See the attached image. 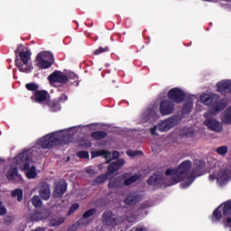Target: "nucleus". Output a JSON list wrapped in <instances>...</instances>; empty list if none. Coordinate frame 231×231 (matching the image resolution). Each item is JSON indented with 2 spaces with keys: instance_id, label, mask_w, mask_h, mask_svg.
<instances>
[{
  "instance_id": "c85d7f7f",
  "label": "nucleus",
  "mask_w": 231,
  "mask_h": 231,
  "mask_svg": "<svg viewBox=\"0 0 231 231\" xmlns=\"http://www.w3.org/2000/svg\"><path fill=\"white\" fill-rule=\"evenodd\" d=\"M107 136V133L104 131H97L91 134V137L94 140H104Z\"/></svg>"
},
{
  "instance_id": "a211bd4d",
  "label": "nucleus",
  "mask_w": 231,
  "mask_h": 231,
  "mask_svg": "<svg viewBox=\"0 0 231 231\" xmlns=\"http://www.w3.org/2000/svg\"><path fill=\"white\" fill-rule=\"evenodd\" d=\"M162 183H163L162 174H153L147 180V185L152 187H160Z\"/></svg>"
},
{
  "instance_id": "a878e982",
  "label": "nucleus",
  "mask_w": 231,
  "mask_h": 231,
  "mask_svg": "<svg viewBox=\"0 0 231 231\" xmlns=\"http://www.w3.org/2000/svg\"><path fill=\"white\" fill-rule=\"evenodd\" d=\"M19 57H16L15 60H20V62H24V63L30 62V58L32 57V53H30L28 51H20Z\"/></svg>"
},
{
  "instance_id": "f3484780",
  "label": "nucleus",
  "mask_w": 231,
  "mask_h": 231,
  "mask_svg": "<svg viewBox=\"0 0 231 231\" xmlns=\"http://www.w3.org/2000/svg\"><path fill=\"white\" fill-rule=\"evenodd\" d=\"M40 197L44 201H48V199L51 197V190L50 189V184L48 182H43L40 188Z\"/></svg>"
},
{
  "instance_id": "864d4df0",
  "label": "nucleus",
  "mask_w": 231,
  "mask_h": 231,
  "mask_svg": "<svg viewBox=\"0 0 231 231\" xmlns=\"http://www.w3.org/2000/svg\"><path fill=\"white\" fill-rule=\"evenodd\" d=\"M225 176H226V171L222 172L221 178H224V180H226V178H225Z\"/></svg>"
},
{
  "instance_id": "8fccbe9b",
  "label": "nucleus",
  "mask_w": 231,
  "mask_h": 231,
  "mask_svg": "<svg viewBox=\"0 0 231 231\" xmlns=\"http://www.w3.org/2000/svg\"><path fill=\"white\" fill-rule=\"evenodd\" d=\"M134 231H147V228L143 226H137L136 227L133 228Z\"/></svg>"
},
{
  "instance_id": "1a4fd4ad",
  "label": "nucleus",
  "mask_w": 231,
  "mask_h": 231,
  "mask_svg": "<svg viewBox=\"0 0 231 231\" xmlns=\"http://www.w3.org/2000/svg\"><path fill=\"white\" fill-rule=\"evenodd\" d=\"M178 116L169 118L157 125V130L160 133H166V131H171L174 125H178L179 124Z\"/></svg>"
},
{
  "instance_id": "72a5a7b5",
  "label": "nucleus",
  "mask_w": 231,
  "mask_h": 231,
  "mask_svg": "<svg viewBox=\"0 0 231 231\" xmlns=\"http://www.w3.org/2000/svg\"><path fill=\"white\" fill-rule=\"evenodd\" d=\"M32 221H42L44 219V214L41 211H35L31 215Z\"/></svg>"
},
{
  "instance_id": "6e6d98bb",
  "label": "nucleus",
  "mask_w": 231,
  "mask_h": 231,
  "mask_svg": "<svg viewBox=\"0 0 231 231\" xmlns=\"http://www.w3.org/2000/svg\"><path fill=\"white\" fill-rule=\"evenodd\" d=\"M226 223H227V225H231V217H230L226 218Z\"/></svg>"
},
{
  "instance_id": "473e14b6",
  "label": "nucleus",
  "mask_w": 231,
  "mask_h": 231,
  "mask_svg": "<svg viewBox=\"0 0 231 231\" xmlns=\"http://www.w3.org/2000/svg\"><path fill=\"white\" fill-rule=\"evenodd\" d=\"M11 196L13 198H17V201L21 202L23 201V189H16L11 192Z\"/></svg>"
},
{
  "instance_id": "58836bf2",
  "label": "nucleus",
  "mask_w": 231,
  "mask_h": 231,
  "mask_svg": "<svg viewBox=\"0 0 231 231\" xmlns=\"http://www.w3.org/2000/svg\"><path fill=\"white\" fill-rule=\"evenodd\" d=\"M126 154H127V156H130L131 158H134V156H143V152L128 150V151H126Z\"/></svg>"
},
{
  "instance_id": "09e8293b",
  "label": "nucleus",
  "mask_w": 231,
  "mask_h": 231,
  "mask_svg": "<svg viewBox=\"0 0 231 231\" xmlns=\"http://www.w3.org/2000/svg\"><path fill=\"white\" fill-rule=\"evenodd\" d=\"M56 100H58L60 102H60H66L68 100V96L66 94H62Z\"/></svg>"
},
{
  "instance_id": "423d86ee",
  "label": "nucleus",
  "mask_w": 231,
  "mask_h": 231,
  "mask_svg": "<svg viewBox=\"0 0 231 231\" xmlns=\"http://www.w3.org/2000/svg\"><path fill=\"white\" fill-rule=\"evenodd\" d=\"M200 101L208 107H213L209 111H221L225 109V105L219 101V96L217 94H203L200 96Z\"/></svg>"
},
{
  "instance_id": "c03bdc74",
  "label": "nucleus",
  "mask_w": 231,
  "mask_h": 231,
  "mask_svg": "<svg viewBox=\"0 0 231 231\" xmlns=\"http://www.w3.org/2000/svg\"><path fill=\"white\" fill-rule=\"evenodd\" d=\"M106 51H109V47H99L94 51V55H100V53H106Z\"/></svg>"
},
{
  "instance_id": "7ed1b4c3",
  "label": "nucleus",
  "mask_w": 231,
  "mask_h": 231,
  "mask_svg": "<svg viewBox=\"0 0 231 231\" xmlns=\"http://www.w3.org/2000/svg\"><path fill=\"white\" fill-rule=\"evenodd\" d=\"M124 165H125V160L124 159H117L116 162H111L107 167L106 172L97 176L95 180H92L93 185H102V183H106L109 176L120 171Z\"/></svg>"
},
{
  "instance_id": "bb28decb",
  "label": "nucleus",
  "mask_w": 231,
  "mask_h": 231,
  "mask_svg": "<svg viewBox=\"0 0 231 231\" xmlns=\"http://www.w3.org/2000/svg\"><path fill=\"white\" fill-rule=\"evenodd\" d=\"M222 213L225 217L231 216V200L223 203Z\"/></svg>"
},
{
  "instance_id": "9d476101",
  "label": "nucleus",
  "mask_w": 231,
  "mask_h": 231,
  "mask_svg": "<svg viewBox=\"0 0 231 231\" xmlns=\"http://www.w3.org/2000/svg\"><path fill=\"white\" fill-rule=\"evenodd\" d=\"M48 80L50 84H68V76L63 74L60 70H55L49 75Z\"/></svg>"
},
{
  "instance_id": "603ef678",
  "label": "nucleus",
  "mask_w": 231,
  "mask_h": 231,
  "mask_svg": "<svg viewBox=\"0 0 231 231\" xmlns=\"http://www.w3.org/2000/svg\"><path fill=\"white\" fill-rule=\"evenodd\" d=\"M86 172L87 174H90V176H95V174H97V171H95L93 169H88Z\"/></svg>"
},
{
  "instance_id": "39448f33",
  "label": "nucleus",
  "mask_w": 231,
  "mask_h": 231,
  "mask_svg": "<svg viewBox=\"0 0 231 231\" xmlns=\"http://www.w3.org/2000/svg\"><path fill=\"white\" fill-rule=\"evenodd\" d=\"M219 113V111H208L204 114V125L208 127L209 131L214 133H221L223 131V125L217 119L214 118V116Z\"/></svg>"
},
{
  "instance_id": "393cba45",
  "label": "nucleus",
  "mask_w": 231,
  "mask_h": 231,
  "mask_svg": "<svg viewBox=\"0 0 231 231\" xmlns=\"http://www.w3.org/2000/svg\"><path fill=\"white\" fill-rule=\"evenodd\" d=\"M221 208V206L217 207L212 214L211 217V220L213 221V223H217L219 221H221V219L223 218V211L219 210Z\"/></svg>"
},
{
  "instance_id": "6ab92c4d",
  "label": "nucleus",
  "mask_w": 231,
  "mask_h": 231,
  "mask_svg": "<svg viewBox=\"0 0 231 231\" xmlns=\"http://www.w3.org/2000/svg\"><path fill=\"white\" fill-rule=\"evenodd\" d=\"M15 66L18 68L21 73H32L33 67L29 62H22L21 60H15Z\"/></svg>"
},
{
  "instance_id": "aec40b11",
  "label": "nucleus",
  "mask_w": 231,
  "mask_h": 231,
  "mask_svg": "<svg viewBox=\"0 0 231 231\" xmlns=\"http://www.w3.org/2000/svg\"><path fill=\"white\" fill-rule=\"evenodd\" d=\"M192 107H194V102L192 100V97H188L182 106L183 115H190V113L192 112Z\"/></svg>"
},
{
  "instance_id": "20e7f679",
  "label": "nucleus",
  "mask_w": 231,
  "mask_h": 231,
  "mask_svg": "<svg viewBox=\"0 0 231 231\" xmlns=\"http://www.w3.org/2000/svg\"><path fill=\"white\" fill-rule=\"evenodd\" d=\"M35 61L40 69H48L55 63V58L51 51H43L37 54Z\"/></svg>"
},
{
  "instance_id": "a19ab883",
  "label": "nucleus",
  "mask_w": 231,
  "mask_h": 231,
  "mask_svg": "<svg viewBox=\"0 0 231 231\" xmlns=\"http://www.w3.org/2000/svg\"><path fill=\"white\" fill-rule=\"evenodd\" d=\"M80 205H79V203H74L71 205V207L69 208L67 215L68 216H71V214H74V212H77V210H79Z\"/></svg>"
},
{
  "instance_id": "2f4dec72",
  "label": "nucleus",
  "mask_w": 231,
  "mask_h": 231,
  "mask_svg": "<svg viewBox=\"0 0 231 231\" xmlns=\"http://www.w3.org/2000/svg\"><path fill=\"white\" fill-rule=\"evenodd\" d=\"M17 174H18L17 168L16 167L11 168L7 173V180L9 181H14Z\"/></svg>"
},
{
  "instance_id": "c756f323",
  "label": "nucleus",
  "mask_w": 231,
  "mask_h": 231,
  "mask_svg": "<svg viewBox=\"0 0 231 231\" xmlns=\"http://www.w3.org/2000/svg\"><path fill=\"white\" fill-rule=\"evenodd\" d=\"M139 179H140V175L138 174L133 175L130 178H127L124 180V185H125L126 187H129V185H133V183H136V181H138Z\"/></svg>"
},
{
  "instance_id": "f03ea898",
  "label": "nucleus",
  "mask_w": 231,
  "mask_h": 231,
  "mask_svg": "<svg viewBox=\"0 0 231 231\" xmlns=\"http://www.w3.org/2000/svg\"><path fill=\"white\" fill-rule=\"evenodd\" d=\"M69 134H59L58 133H51L44 135L39 140V144L42 149H51L55 145H66L69 143Z\"/></svg>"
},
{
  "instance_id": "5701e85b",
  "label": "nucleus",
  "mask_w": 231,
  "mask_h": 231,
  "mask_svg": "<svg viewBox=\"0 0 231 231\" xmlns=\"http://www.w3.org/2000/svg\"><path fill=\"white\" fill-rule=\"evenodd\" d=\"M45 106H48L51 113H57V111H60V103L59 102L58 99H54V100L49 99V101H47Z\"/></svg>"
},
{
  "instance_id": "f257e3e1",
  "label": "nucleus",
  "mask_w": 231,
  "mask_h": 231,
  "mask_svg": "<svg viewBox=\"0 0 231 231\" xmlns=\"http://www.w3.org/2000/svg\"><path fill=\"white\" fill-rule=\"evenodd\" d=\"M192 169V162L186 160L182 162L176 169H167L165 171L166 176L171 177V185H176L180 181L187 180L189 176V171Z\"/></svg>"
},
{
  "instance_id": "4468645a",
  "label": "nucleus",
  "mask_w": 231,
  "mask_h": 231,
  "mask_svg": "<svg viewBox=\"0 0 231 231\" xmlns=\"http://www.w3.org/2000/svg\"><path fill=\"white\" fill-rule=\"evenodd\" d=\"M34 101L37 104H47L50 100V94L46 90H38L33 94Z\"/></svg>"
},
{
  "instance_id": "c9c22d12",
  "label": "nucleus",
  "mask_w": 231,
  "mask_h": 231,
  "mask_svg": "<svg viewBox=\"0 0 231 231\" xmlns=\"http://www.w3.org/2000/svg\"><path fill=\"white\" fill-rule=\"evenodd\" d=\"M216 152H217L219 156H226V154H228V146H219L216 149Z\"/></svg>"
},
{
  "instance_id": "f704fd0d",
  "label": "nucleus",
  "mask_w": 231,
  "mask_h": 231,
  "mask_svg": "<svg viewBox=\"0 0 231 231\" xmlns=\"http://www.w3.org/2000/svg\"><path fill=\"white\" fill-rule=\"evenodd\" d=\"M223 124H231V107H228L222 119Z\"/></svg>"
},
{
  "instance_id": "13d9d810",
  "label": "nucleus",
  "mask_w": 231,
  "mask_h": 231,
  "mask_svg": "<svg viewBox=\"0 0 231 231\" xmlns=\"http://www.w3.org/2000/svg\"><path fill=\"white\" fill-rule=\"evenodd\" d=\"M115 88H118V86H115Z\"/></svg>"
},
{
  "instance_id": "412c9836",
  "label": "nucleus",
  "mask_w": 231,
  "mask_h": 231,
  "mask_svg": "<svg viewBox=\"0 0 231 231\" xmlns=\"http://www.w3.org/2000/svg\"><path fill=\"white\" fill-rule=\"evenodd\" d=\"M203 169H205V162L204 161H197L194 163L192 174H194V176H201V172H203Z\"/></svg>"
},
{
  "instance_id": "de8ad7c7",
  "label": "nucleus",
  "mask_w": 231,
  "mask_h": 231,
  "mask_svg": "<svg viewBox=\"0 0 231 231\" xmlns=\"http://www.w3.org/2000/svg\"><path fill=\"white\" fill-rule=\"evenodd\" d=\"M6 214V208L3 206V202L0 201V216H5Z\"/></svg>"
},
{
  "instance_id": "6e6552de",
  "label": "nucleus",
  "mask_w": 231,
  "mask_h": 231,
  "mask_svg": "<svg viewBox=\"0 0 231 231\" xmlns=\"http://www.w3.org/2000/svg\"><path fill=\"white\" fill-rule=\"evenodd\" d=\"M168 98L171 100V102H173V104H181L182 102H185L187 95L183 90H181V88H173L169 90Z\"/></svg>"
},
{
  "instance_id": "ea45409f",
  "label": "nucleus",
  "mask_w": 231,
  "mask_h": 231,
  "mask_svg": "<svg viewBox=\"0 0 231 231\" xmlns=\"http://www.w3.org/2000/svg\"><path fill=\"white\" fill-rule=\"evenodd\" d=\"M26 89H28V91H38L39 89V85H37L36 83H28L25 85Z\"/></svg>"
},
{
  "instance_id": "49530a36",
  "label": "nucleus",
  "mask_w": 231,
  "mask_h": 231,
  "mask_svg": "<svg viewBox=\"0 0 231 231\" xmlns=\"http://www.w3.org/2000/svg\"><path fill=\"white\" fill-rule=\"evenodd\" d=\"M120 158V152L118 151H114L112 152V157L110 155V159H106L108 161L106 162V163H110L111 160H118Z\"/></svg>"
},
{
  "instance_id": "7c9ffc66",
  "label": "nucleus",
  "mask_w": 231,
  "mask_h": 231,
  "mask_svg": "<svg viewBox=\"0 0 231 231\" xmlns=\"http://www.w3.org/2000/svg\"><path fill=\"white\" fill-rule=\"evenodd\" d=\"M66 77L68 79V82H69V80H74L71 84L79 86V76L75 74V72H69Z\"/></svg>"
},
{
  "instance_id": "0eeeda50",
  "label": "nucleus",
  "mask_w": 231,
  "mask_h": 231,
  "mask_svg": "<svg viewBox=\"0 0 231 231\" xmlns=\"http://www.w3.org/2000/svg\"><path fill=\"white\" fill-rule=\"evenodd\" d=\"M102 223L104 226H118V225L124 223V218L113 215V211L111 210H106L102 215Z\"/></svg>"
},
{
  "instance_id": "a18cd8bd",
  "label": "nucleus",
  "mask_w": 231,
  "mask_h": 231,
  "mask_svg": "<svg viewBox=\"0 0 231 231\" xmlns=\"http://www.w3.org/2000/svg\"><path fill=\"white\" fill-rule=\"evenodd\" d=\"M77 156L82 160H88V158H89V152L86 151L78 152Z\"/></svg>"
},
{
  "instance_id": "4d7b16f0",
  "label": "nucleus",
  "mask_w": 231,
  "mask_h": 231,
  "mask_svg": "<svg viewBox=\"0 0 231 231\" xmlns=\"http://www.w3.org/2000/svg\"><path fill=\"white\" fill-rule=\"evenodd\" d=\"M32 231H38L37 229H32Z\"/></svg>"
},
{
  "instance_id": "e433bc0d",
  "label": "nucleus",
  "mask_w": 231,
  "mask_h": 231,
  "mask_svg": "<svg viewBox=\"0 0 231 231\" xmlns=\"http://www.w3.org/2000/svg\"><path fill=\"white\" fill-rule=\"evenodd\" d=\"M26 176L29 180H33L34 178H37V171L35 169V166H32L30 170H27Z\"/></svg>"
},
{
  "instance_id": "4be33fe9",
  "label": "nucleus",
  "mask_w": 231,
  "mask_h": 231,
  "mask_svg": "<svg viewBox=\"0 0 231 231\" xmlns=\"http://www.w3.org/2000/svg\"><path fill=\"white\" fill-rule=\"evenodd\" d=\"M142 201V196L140 195H128L125 198L124 203L125 205H136V203H140Z\"/></svg>"
},
{
  "instance_id": "2eb2a0df",
  "label": "nucleus",
  "mask_w": 231,
  "mask_h": 231,
  "mask_svg": "<svg viewBox=\"0 0 231 231\" xmlns=\"http://www.w3.org/2000/svg\"><path fill=\"white\" fill-rule=\"evenodd\" d=\"M68 190V182L66 180L59 181L54 187V196L55 198H62Z\"/></svg>"
},
{
  "instance_id": "ddd939ff",
  "label": "nucleus",
  "mask_w": 231,
  "mask_h": 231,
  "mask_svg": "<svg viewBox=\"0 0 231 231\" xmlns=\"http://www.w3.org/2000/svg\"><path fill=\"white\" fill-rule=\"evenodd\" d=\"M217 88L221 95H231V79H224L217 83Z\"/></svg>"
},
{
  "instance_id": "9b49d317",
  "label": "nucleus",
  "mask_w": 231,
  "mask_h": 231,
  "mask_svg": "<svg viewBox=\"0 0 231 231\" xmlns=\"http://www.w3.org/2000/svg\"><path fill=\"white\" fill-rule=\"evenodd\" d=\"M33 158V154L30 150H25L23 152H21L19 155L16 156V160L18 162H22L23 163V167L22 171H29L30 168V161Z\"/></svg>"
},
{
  "instance_id": "79ce46f5",
  "label": "nucleus",
  "mask_w": 231,
  "mask_h": 231,
  "mask_svg": "<svg viewBox=\"0 0 231 231\" xmlns=\"http://www.w3.org/2000/svg\"><path fill=\"white\" fill-rule=\"evenodd\" d=\"M118 185H120L118 180L113 179L108 182V189H118Z\"/></svg>"
},
{
  "instance_id": "5fc2aeb1",
  "label": "nucleus",
  "mask_w": 231,
  "mask_h": 231,
  "mask_svg": "<svg viewBox=\"0 0 231 231\" xmlns=\"http://www.w3.org/2000/svg\"><path fill=\"white\" fill-rule=\"evenodd\" d=\"M209 180L211 181H214V180H216V177L214 175H209Z\"/></svg>"
},
{
  "instance_id": "3c124183",
  "label": "nucleus",
  "mask_w": 231,
  "mask_h": 231,
  "mask_svg": "<svg viewBox=\"0 0 231 231\" xmlns=\"http://www.w3.org/2000/svg\"><path fill=\"white\" fill-rule=\"evenodd\" d=\"M158 129V126H153L151 128V134H152L153 136H158V134L156 133Z\"/></svg>"
},
{
  "instance_id": "f8f14e48",
  "label": "nucleus",
  "mask_w": 231,
  "mask_h": 231,
  "mask_svg": "<svg viewBox=\"0 0 231 231\" xmlns=\"http://www.w3.org/2000/svg\"><path fill=\"white\" fill-rule=\"evenodd\" d=\"M174 102L165 99L161 101L160 104V113L162 116H167L168 115H172L174 113Z\"/></svg>"
},
{
  "instance_id": "37998d69",
  "label": "nucleus",
  "mask_w": 231,
  "mask_h": 231,
  "mask_svg": "<svg viewBox=\"0 0 231 231\" xmlns=\"http://www.w3.org/2000/svg\"><path fill=\"white\" fill-rule=\"evenodd\" d=\"M65 219L64 217H60V219H53L51 221V226H60L62 223H64Z\"/></svg>"
},
{
  "instance_id": "b1692460",
  "label": "nucleus",
  "mask_w": 231,
  "mask_h": 231,
  "mask_svg": "<svg viewBox=\"0 0 231 231\" xmlns=\"http://www.w3.org/2000/svg\"><path fill=\"white\" fill-rule=\"evenodd\" d=\"M97 156H102L106 160L111 159V152L106 150H99L92 152V158H97Z\"/></svg>"
},
{
  "instance_id": "cd10ccee",
  "label": "nucleus",
  "mask_w": 231,
  "mask_h": 231,
  "mask_svg": "<svg viewBox=\"0 0 231 231\" xmlns=\"http://www.w3.org/2000/svg\"><path fill=\"white\" fill-rule=\"evenodd\" d=\"M157 114L156 110L154 108H150L147 109L143 114V118L147 120H151L152 118H156Z\"/></svg>"
},
{
  "instance_id": "4c0bfd02",
  "label": "nucleus",
  "mask_w": 231,
  "mask_h": 231,
  "mask_svg": "<svg viewBox=\"0 0 231 231\" xmlns=\"http://www.w3.org/2000/svg\"><path fill=\"white\" fill-rule=\"evenodd\" d=\"M32 204L33 205V207L36 208L42 207V200H41V198H39V196L34 195L32 199Z\"/></svg>"
},
{
  "instance_id": "dca6fc26",
  "label": "nucleus",
  "mask_w": 231,
  "mask_h": 231,
  "mask_svg": "<svg viewBox=\"0 0 231 231\" xmlns=\"http://www.w3.org/2000/svg\"><path fill=\"white\" fill-rule=\"evenodd\" d=\"M97 214V208H90L85 211L82 215V217L77 221V225L80 226V225H89L91 221H86L85 219H89V217H93V216Z\"/></svg>"
}]
</instances>
